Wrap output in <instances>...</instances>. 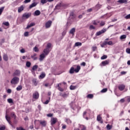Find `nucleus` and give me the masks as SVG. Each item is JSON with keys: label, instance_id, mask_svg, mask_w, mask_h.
Returning <instances> with one entry per match:
<instances>
[{"label": "nucleus", "instance_id": "f257e3e1", "mask_svg": "<svg viewBox=\"0 0 130 130\" xmlns=\"http://www.w3.org/2000/svg\"><path fill=\"white\" fill-rule=\"evenodd\" d=\"M81 70V67L78 66L77 67V68L75 69L74 67H71V68L70 70L69 73L70 74H74V73H79L80 72V70Z\"/></svg>", "mask_w": 130, "mask_h": 130}, {"label": "nucleus", "instance_id": "f03ea898", "mask_svg": "<svg viewBox=\"0 0 130 130\" xmlns=\"http://www.w3.org/2000/svg\"><path fill=\"white\" fill-rule=\"evenodd\" d=\"M19 79L18 77H14L11 81V84L13 85H17L19 83Z\"/></svg>", "mask_w": 130, "mask_h": 130}, {"label": "nucleus", "instance_id": "7ed1b4c3", "mask_svg": "<svg viewBox=\"0 0 130 130\" xmlns=\"http://www.w3.org/2000/svg\"><path fill=\"white\" fill-rule=\"evenodd\" d=\"M107 31L106 28H103L101 30L98 31L96 34V36H100V35H101V34H103L104 33H105V32Z\"/></svg>", "mask_w": 130, "mask_h": 130}, {"label": "nucleus", "instance_id": "20e7f679", "mask_svg": "<svg viewBox=\"0 0 130 130\" xmlns=\"http://www.w3.org/2000/svg\"><path fill=\"white\" fill-rule=\"evenodd\" d=\"M63 8V4L61 3L58 4L55 7V10H61Z\"/></svg>", "mask_w": 130, "mask_h": 130}, {"label": "nucleus", "instance_id": "39448f33", "mask_svg": "<svg viewBox=\"0 0 130 130\" xmlns=\"http://www.w3.org/2000/svg\"><path fill=\"white\" fill-rule=\"evenodd\" d=\"M21 74V71L19 70H16L13 74V77H19Z\"/></svg>", "mask_w": 130, "mask_h": 130}, {"label": "nucleus", "instance_id": "423d86ee", "mask_svg": "<svg viewBox=\"0 0 130 130\" xmlns=\"http://www.w3.org/2000/svg\"><path fill=\"white\" fill-rule=\"evenodd\" d=\"M76 18V16H70L69 18V20H71V21L70 22V21H68L67 22V25H71L72 24V23H73V22H74V19Z\"/></svg>", "mask_w": 130, "mask_h": 130}, {"label": "nucleus", "instance_id": "0eeeda50", "mask_svg": "<svg viewBox=\"0 0 130 130\" xmlns=\"http://www.w3.org/2000/svg\"><path fill=\"white\" fill-rule=\"evenodd\" d=\"M51 24H52V21L51 20H49L45 24V27L46 28H50L51 26Z\"/></svg>", "mask_w": 130, "mask_h": 130}, {"label": "nucleus", "instance_id": "6e6552de", "mask_svg": "<svg viewBox=\"0 0 130 130\" xmlns=\"http://www.w3.org/2000/svg\"><path fill=\"white\" fill-rule=\"evenodd\" d=\"M32 97L34 99H38V98H39V93L38 92L36 91L33 93Z\"/></svg>", "mask_w": 130, "mask_h": 130}, {"label": "nucleus", "instance_id": "1a4fd4ad", "mask_svg": "<svg viewBox=\"0 0 130 130\" xmlns=\"http://www.w3.org/2000/svg\"><path fill=\"white\" fill-rule=\"evenodd\" d=\"M31 17V13H24L22 15V18H25V19H28Z\"/></svg>", "mask_w": 130, "mask_h": 130}, {"label": "nucleus", "instance_id": "9d476101", "mask_svg": "<svg viewBox=\"0 0 130 130\" xmlns=\"http://www.w3.org/2000/svg\"><path fill=\"white\" fill-rule=\"evenodd\" d=\"M57 121V119L56 118H52L51 119V124L52 125H53V124H55V123H56Z\"/></svg>", "mask_w": 130, "mask_h": 130}, {"label": "nucleus", "instance_id": "9b49d317", "mask_svg": "<svg viewBox=\"0 0 130 130\" xmlns=\"http://www.w3.org/2000/svg\"><path fill=\"white\" fill-rule=\"evenodd\" d=\"M43 52L45 55H48L49 52H50V50L48 48H46L44 50Z\"/></svg>", "mask_w": 130, "mask_h": 130}, {"label": "nucleus", "instance_id": "f8f14e48", "mask_svg": "<svg viewBox=\"0 0 130 130\" xmlns=\"http://www.w3.org/2000/svg\"><path fill=\"white\" fill-rule=\"evenodd\" d=\"M109 64V60H106L105 61H102L100 66H103L104 67L107 66V64Z\"/></svg>", "mask_w": 130, "mask_h": 130}, {"label": "nucleus", "instance_id": "ddd939ff", "mask_svg": "<svg viewBox=\"0 0 130 130\" xmlns=\"http://www.w3.org/2000/svg\"><path fill=\"white\" fill-rule=\"evenodd\" d=\"M125 88V85L123 84L120 85L118 86V89L119 90H120V91H123Z\"/></svg>", "mask_w": 130, "mask_h": 130}, {"label": "nucleus", "instance_id": "4468645a", "mask_svg": "<svg viewBox=\"0 0 130 130\" xmlns=\"http://www.w3.org/2000/svg\"><path fill=\"white\" fill-rule=\"evenodd\" d=\"M44 58H45V55L44 54V53H42V54H41L40 55V61H42V60H43V59H44Z\"/></svg>", "mask_w": 130, "mask_h": 130}, {"label": "nucleus", "instance_id": "2eb2a0df", "mask_svg": "<svg viewBox=\"0 0 130 130\" xmlns=\"http://www.w3.org/2000/svg\"><path fill=\"white\" fill-rule=\"evenodd\" d=\"M75 32H76V28L73 27L70 30L69 33L70 34H72V35H75Z\"/></svg>", "mask_w": 130, "mask_h": 130}, {"label": "nucleus", "instance_id": "dca6fc26", "mask_svg": "<svg viewBox=\"0 0 130 130\" xmlns=\"http://www.w3.org/2000/svg\"><path fill=\"white\" fill-rule=\"evenodd\" d=\"M37 54L35 53L32 55L31 56V58H32L34 60H37L38 59V57H36Z\"/></svg>", "mask_w": 130, "mask_h": 130}, {"label": "nucleus", "instance_id": "f3484780", "mask_svg": "<svg viewBox=\"0 0 130 130\" xmlns=\"http://www.w3.org/2000/svg\"><path fill=\"white\" fill-rule=\"evenodd\" d=\"M97 120L98 121H101V123H103V120H102V118L100 116V115H98L97 116Z\"/></svg>", "mask_w": 130, "mask_h": 130}, {"label": "nucleus", "instance_id": "a211bd4d", "mask_svg": "<svg viewBox=\"0 0 130 130\" xmlns=\"http://www.w3.org/2000/svg\"><path fill=\"white\" fill-rule=\"evenodd\" d=\"M3 59H4V60H5V61H8V60H9V57L8 56V55L5 54L3 55Z\"/></svg>", "mask_w": 130, "mask_h": 130}, {"label": "nucleus", "instance_id": "6ab92c4d", "mask_svg": "<svg viewBox=\"0 0 130 130\" xmlns=\"http://www.w3.org/2000/svg\"><path fill=\"white\" fill-rule=\"evenodd\" d=\"M33 26H35V23L32 22L30 24L27 25L26 29H29V28H31V27H33Z\"/></svg>", "mask_w": 130, "mask_h": 130}, {"label": "nucleus", "instance_id": "aec40b11", "mask_svg": "<svg viewBox=\"0 0 130 130\" xmlns=\"http://www.w3.org/2000/svg\"><path fill=\"white\" fill-rule=\"evenodd\" d=\"M40 14H41V12H40V11L36 10L34 14V16H39Z\"/></svg>", "mask_w": 130, "mask_h": 130}, {"label": "nucleus", "instance_id": "412c9836", "mask_svg": "<svg viewBox=\"0 0 130 130\" xmlns=\"http://www.w3.org/2000/svg\"><path fill=\"white\" fill-rule=\"evenodd\" d=\"M37 6V3L35 2V3L31 4L29 6V9H32V8H34V7H36Z\"/></svg>", "mask_w": 130, "mask_h": 130}, {"label": "nucleus", "instance_id": "4be33fe9", "mask_svg": "<svg viewBox=\"0 0 130 130\" xmlns=\"http://www.w3.org/2000/svg\"><path fill=\"white\" fill-rule=\"evenodd\" d=\"M118 3H119V4H127V0H119Z\"/></svg>", "mask_w": 130, "mask_h": 130}, {"label": "nucleus", "instance_id": "5701e85b", "mask_svg": "<svg viewBox=\"0 0 130 130\" xmlns=\"http://www.w3.org/2000/svg\"><path fill=\"white\" fill-rule=\"evenodd\" d=\"M105 44H106V45H112V44H113V43L112 42V41H109L107 42L106 41H104Z\"/></svg>", "mask_w": 130, "mask_h": 130}, {"label": "nucleus", "instance_id": "b1692460", "mask_svg": "<svg viewBox=\"0 0 130 130\" xmlns=\"http://www.w3.org/2000/svg\"><path fill=\"white\" fill-rule=\"evenodd\" d=\"M40 124L43 126H45L46 125V121H40Z\"/></svg>", "mask_w": 130, "mask_h": 130}, {"label": "nucleus", "instance_id": "393cba45", "mask_svg": "<svg viewBox=\"0 0 130 130\" xmlns=\"http://www.w3.org/2000/svg\"><path fill=\"white\" fill-rule=\"evenodd\" d=\"M40 79H44V78H45V73H43L41 74V75L39 76Z\"/></svg>", "mask_w": 130, "mask_h": 130}, {"label": "nucleus", "instance_id": "a878e982", "mask_svg": "<svg viewBox=\"0 0 130 130\" xmlns=\"http://www.w3.org/2000/svg\"><path fill=\"white\" fill-rule=\"evenodd\" d=\"M23 10H24V7H23V6H22L21 7L18 8V13H21V12H22V11H23Z\"/></svg>", "mask_w": 130, "mask_h": 130}, {"label": "nucleus", "instance_id": "bb28decb", "mask_svg": "<svg viewBox=\"0 0 130 130\" xmlns=\"http://www.w3.org/2000/svg\"><path fill=\"white\" fill-rule=\"evenodd\" d=\"M100 23V21H98L96 22V20H93L92 21V24L93 25H94V26H97L98 25V23Z\"/></svg>", "mask_w": 130, "mask_h": 130}, {"label": "nucleus", "instance_id": "cd10ccee", "mask_svg": "<svg viewBox=\"0 0 130 130\" xmlns=\"http://www.w3.org/2000/svg\"><path fill=\"white\" fill-rule=\"evenodd\" d=\"M38 69V65H35L32 67V70L36 71Z\"/></svg>", "mask_w": 130, "mask_h": 130}, {"label": "nucleus", "instance_id": "c85d7f7f", "mask_svg": "<svg viewBox=\"0 0 130 130\" xmlns=\"http://www.w3.org/2000/svg\"><path fill=\"white\" fill-rule=\"evenodd\" d=\"M125 38H126V35H123L121 36L120 37V39L121 40H122L123 39H125Z\"/></svg>", "mask_w": 130, "mask_h": 130}, {"label": "nucleus", "instance_id": "c756f323", "mask_svg": "<svg viewBox=\"0 0 130 130\" xmlns=\"http://www.w3.org/2000/svg\"><path fill=\"white\" fill-rule=\"evenodd\" d=\"M26 66L27 68H30L31 67V62L30 61H27L26 63Z\"/></svg>", "mask_w": 130, "mask_h": 130}, {"label": "nucleus", "instance_id": "7c9ffc66", "mask_svg": "<svg viewBox=\"0 0 130 130\" xmlns=\"http://www.w3.org/2000/svg\"><path fill=\"white\" fill-rule=\"evenodd\" d=\"M22 89V85H19L16 88L17 91H21Z\"/></svg>", "mask_w": 130, "mask_h": 130}, {"label": "nucleus", "instance_id": "2f4dec72", "mask_svg": "<svg viewBox=\"0 0 130 130\" xmlns=\"http://www.w3.org/2000/svg\"><path fill=\"white\" fill-rule=\"evenodd\" d=\"M5 117H6V120H7L8 122L11 121V117H9V116L6 115Z\"/></svg>", "mask_w": 130, "mask_h": 130}, {"label": "nucleus", "instance_id": "473e14b6", "mask_svg": "<svg viewBox=\"0 0 130 130\" xmlns=\"http://www.w3.org/2000/svg\"><path fill=\"white\" fill-rule=\"evenodd\" d=\"M70 90H75V89H77L76 86L71 85L70 87Z\"/></svg>", "mask_w": 130, "mask_h": 130}, {"label": "nucleus", "instance_id": "72a5a7b5", "mask_svg": "<svg viewBox=\"0 0 130 130\" xmlns=\"http://www.w3.org/2000/svg\"><path fill=\"white\" fill-rule=\"evenodd\" d=\"M82 46V43L80 42H76L75 44V46Z\"/></svg>", "mask_w": 130, "mask_h": 130}, {"label": "nucleus", "instance_id": "f704fd0d", "mask_svg": "<svg viewBox=\"0 0 130 130\" xmlns=\"http://www.w3.org/2000/svg\"><path fill=\"white\" fill-rule=\"evenodd\" d=\"M112 128V125H110L109 124H108L107 125V130H110Z\"/></svg>", "mask_w": 130, "mask_h": 130}, {"label": "nucleus", "instance_id": "c9c22d12", "mask_svg": "<svg viewBox=\"0 0 130 130\" xmlns=\"http://www.w3.org/2000/svg\"><path fill=\"white\" fill-rule=\"evenodd\" d=\"M87 98H89V99H92L94 96L92 94H89L87 95Z\"/></svg>", "mask_w": 130, "mask_h": 130}, {"label": "nucleus", "instance_id": "e433bc0d", "mask_svg": "<svg viewBox=\"0 0 130 130\" xmlns=\"http://www.w3.org/2000/svg\"><path fill=\"white\" fill-rule=\"evenodd\" d=\"M11 117L14 118V119H16V117H17L16 116V115L14 112L11 113Z\"/></svg>", "mask_w": 130, "mask_h": 130}, {"label": "nucleus", "instance_id": "4c0bfd02", "mask_svg": "<svg viewBox=\"0 0 130 130\" xmlns=\"http://www.w3.org/2000/svg\"><path fill=\"white\" fill-rule=\"evenodd\" d=\"M8 103H14V101H13V99H8L7 100Z\"/></svg>", "mask_w": 130, "mask_h": 130}, {"label": "nucleus", "instance_id": "58836bf2", "mask_svg": "<svg viewBox=\"0 0 130 130\" xmlns=\"http://www.w3.org/2000/svg\"><path fill=\"white\" fill-rule=\"evenodd\" d=\"M5 9V7H3L1 8H0V16L2 15V13L4 11V10Z\"/></svg>", "mask_w": 130, "mask_h": 130}, {"label": "nucleus", "instance_id": "ea45409f", "mask_svg": "<svg viewBox=\"0 0 130 130\" xmlns=\"http://www.w3.org/2000/svg\"><path fill=\"white\" fill-rule=\"evenodd\" d=\"M70 16H71V17L75 16L74 11H71Z\"/></svg>", "mask_w": 130, "mask_h": 130}, {"label": "nucleus", "instance_id": "a19ab883", "mask_svg": "<svg viewBox=\"0 0 130 130\" xmlns=\"http://www.w3.org/2000/svg\"><path fill=\"white\" fill-rule=\"evenodd\" d=\"M34 51H35V52H38V51H39V49H38V48L36 46H35L34 47Z\"/></svg>", "mask_w": 130, "mask_h": 130}, {"label": "nucleus", "instance_id": "79ce46f5", "mask_svg": "<svg viewBox=\"0 0 130 130\" xmlns=\"http://www.w3.org/2000/svg\"><path fill=\"white\" fill-rule=\"evenodd\" d=\"M101 93H105L107 92V88H104L101 91Z\"/></svg>", "mask_w": 130, "mask_h": 130}, {"label": "nucleus", "instance_id": "37998d69", "mask_svg": "<svg viewBox=\"0 0 130 130\" xmlns=\"http://www.w3.org/2000/svg\"><path fill=\"white\" fill-rule=\"evenodd\" d=\"M126 53H128V54H130V48H127L126 49Z\"/></svg>", "mask_w": 130, "mask_h": 130}, {"label": "nucleus", "instance_id": "c03bdc74", "mask_svg": "<svg viewBox=\"0 0 130 130\" xmlns=\"http://www.w3.org/2000/svg\"><path fill=\"white\" fill-rule=\"evenodd\" d=\"M101 58V59H106V58H107V55H104Z\"/></svg>", "mask_w": 130, "mask_h": 130}, {"label": "nucleus", "instance_id": "a18cd8bd", "mask_svg": "<svg viewBox=\"0 0 130 130\" xmlns=\"http://www.w3.org/2000/svg\"><path fill=\"white\" fill-rule=\"evenodd\" d=\"M41 4H43V5H44V4L47 3V0H41Z\"/></svg>", "mask_w": 130, "mask_h": 130}, {"label": "nucleus", "instance_id": "49530a36", "mask_svg": "<svg viewBox=\"0 0 130 130\" xmlns=\"http://www.w3.org/2000/svg\"><path fill=\"white\" fill-rule=\"evenodd\" d=\"M50 47H51V43H48L47 45V48H48V49H49V48H50Z\"/></svg>", "mask_w": 130, "mask_h": 130}, {"label": "nucleus", "instance_id": "de8ad7c7", "mask_svg": "<svg viewBox=\"0 0 130 130\" xmlns=\"http://www.w3.org/2000/svg\"><path fill=\"white\" fill-rule=\"evenodd\" d=\"M104 25H105V21H101L100 23V26H101L102 27L104 26Z\"/></svg>", "mask_w": 130, "mask_h": 130}, {"label": "nucleus", "instance_id": "09e8293b", "mask_svg": "<svg viewBox=\"0 0 130 130\" xmlns=\"http://www.w3.org/2000/svg\"><path fill=\"white\" fill-rule=\"evenodd\" d=\"M24 35L25 37H28V36H29V32L28 31L25 32L24 34Z\"/></svg>", "mask_w": 130, "mask_h": 130}, {"label": "nucleus", "instance_id": "8fccbe9b", "mask_svg": "<svg viewBox=\"0 0 130 130\" xmlns=\"http://www.w3.org/2000/svg\"><path fill=\"white\" fill-rule=\"evenodd\" d=\"M32 82L34 84L35 86H37V82L36 81V79H34Z\"/></svg>", "mask_w": 130, "mask_h": 130}, {"label": "nucleus", "instance_id": "3c124183", "mask_svg": "<svg viewBox=\"0 0 130 130\" xmlns=\"http://www.w3.org/2000/svg\"><path fill=\"white\" fill-rule=\"evenodd\" d=\"M4 25H5V26H10V23H9V22H5L4 23H3Z\"/></svg>", "mask_w": 130, "mask_h": 130}, {"label": "nucleus", "instance_id": "603ef678", "mask_svg": "<svg viewBox=\"0 0 130 130\" xmlns=\"http://www.w3.org/2000/svg\"><path fill=\"white\" fill-rule=\"evenodd\" d=\"M89 28H90V29H93V30H95V26H94L92 25H90Z\"/></svg>", "mask_w": 130, "mask_h": 130}, {"label": "nucleus", "instance_id": "864d4df0", "mask_svg": "<svg viewBox=\"0 0 130 130\" xmlns=\"http://www.w3.org/2000/svg\"><path fill=\"white\" fill-rule=\"evenodd\" d=\"M101 6L102 5L100 4H97L95 7L97 9H100V8H101Z\"/></svg>", "mask_w": 130, "mask_h": 130}, {"label": "nucleus", "instance_id": "5fc2aeb1", "mask_svg": "<svg viewBox=\"0 0 130 130\" xmlns=\"http://www.w3.org/2000/svg\"><path fill=\"white\" fill-rule=\"evenodd\" d=\"M7 93H8V94H11V93H12V89H8L7 90Z\"/></svg>", "mask_w": 130, "mask_h": 130}, {"label": "nucleus", "instance_id": "6e6d98bb", "mask_svg": "<svg viewBox=\"0 0 130 130\" xmlns=\"http://www.w3.org/2000/svg\"><path fill=\"white\" fill-rule=\"evenodd\" d=\"M31 2V0H25L24 1V4H28V3H30Z\"/></svg>", "mask_w": 130, "mask_h": 130}, {"label": "nucleus", "instance_id": "4d7b16f0", "mask_svg": "<svg viewBox=\"0 0 130 130\" xmlns=\"http://www.w3.org/2000/svg\"><path fill=\"white\" fill-rule=\"evenodd\" d=\"M6 129V126H3L0 127V130H5Z\"/></svg>", "mask_w": 130, "mask_h": 130}, {"label": "nucleus", "instance_id": "13d9d810", "mask_svg": "<svg viewBox=\"0 0 130 130\" xmlns=\"http://www.w3.org/2000/svg\"><path fill=\"white\" fill-rule=\"evenodd\" d=\"M58 90H59V91H60V92H63V89L61 88V87H59L58 88Z\"/></svg>", "mask_w": 130, "mask_h": 130}, {"label": "nucleus", "instance_id": "bf43d9fd", "mask_svg": "<svg viewBox=\"0 0 130 130\" xmlns=\"http://www.w3.org/2000/svg\"><path fill=\"white\" fill-rule=\"evenodd\" d=\"M96 49H97V47H96V46L92 47L93 51H96Z\"/></svg>", "mask_w": 130, "mask_h": 130}, {"label": "nucleus", "instance_id": "052dcab7", "mask_svg": "<svg viewBox=\"0 0 130 130\" xmlns=\"http://www.w3.org/2000/svg\"><path fill=\"white\" fill-rule=\"evenodd\" d=\"M92 8H90L87 10V13H91V12H92Z\"/></svg>", "mask_w": 130, "mask_h": 130}, {"label": "nucleus", "instance_id": "680f3d73", "mask_svg": "<svg viewBox=\"0 0 130 130\" xmlns=\"http://www.w3.org/2000/svg\"><path fill=\"white\" fill-rule=\"evenodd\" d=\"M20 52H21V53H25V49H21V50H20Z\"/></svg>", "mask_w": 130, "mask_h": 130}, {"label": "nucleus", "instance_id": "e2e57ef3", "mask_svg": "<svg viewBox=\"0 0 130 130\" xmlns=\"http://www.w3.org/2000/svg\"><path fill=\"white\" fill-rule=\"evenodd\" d=\"M81 66H83V67H85L86 66V62H83L81 63Z\"/></svg>", "mask_w": 130, "mask_h": 130}, {"label": "nucleus", "instance_id": "0e129e2a", "mask_svg": "<svg viewBox=\"0 0 130 130\" xmlns=\"http://www.w3.org/2000/svg\"><path fill=\"white\" fill-rule=\"evenodd\" d=\"M125 19H129L130 18V14L127 15L125 17Z\"/></svg>", "mask_w": 130, "mask_h": 130}, {"label": "nucleus", "instance_id": "69168bd1", "mask_svg": "<svg viewBox=\"0 0 130 130\" xmlns=\"http://www.w3.org/2000/svg\"><path fill=\"white\" fill-rule=\"evenodd\" d=\"M105 45H106L105 42H104L103 43V44L101 45V47H104V46H105Z\"/></svg>", "mask_w": 130, "mask_h": 130}, {"label": "nucleus", "instance_id": "338daca9", "mask_svg": "<svg viewBox=\"0 0 130 130\" xmlns=\"http://www.w3.org/2000/svg\"><path fill=\"white\" fill-rule=\"evenodd\" d=\"M66 122H71V120L69 118H66Z\"/></svg>", "mask_w": 130, "mask_h": 130}, {"label": "nucleus", "instance_id": "774afa93", "mask_svg": "<svg viewBox=\"0 0 130 130\" xmlns=\"http://www.w3.org/2000/svg\"><path fill=\"white\" fill-rule=\"evenodd\" d=\"M83 128L81 129V130H86V126L85 125H82Z\"/></svg>", "mask_w": 130, "mask_h": 130}]
</instances>
